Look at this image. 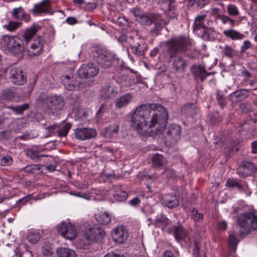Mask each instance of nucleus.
Segmentation results:
<instances>
[{"label": "nucleus", "mask_w": 257, "mask_h": 257, "mask_svg": "<svg viewBox=\"0 0 257 257\" xmlns=\"http://www.w3.org/2000/svg\"><path fill=\"white\" fill-rule=\"evenodd\" d=\"M168 114L166 109L158 103H147L138 106L131 115L133 126L139 131L145 126L151 129L152 136L162 134L166 128Z\"/></svg>", "instance_id": "nucleus-1"}, {"label": "nucleus", "mask_w": 257, "mask_h": 257, "mask_svg": "<svg viewBox=\"0 0 257 257\" xmlns=\"http://www.w3.org/2000/svg\"><path fill=\"white\" fill-rule=\"evenodd\" d=\"M191 45L190 39L184 36L173 38L167 42L169 61L172 62V68L176 72L184 73L187 69L188 61L181 54L188 51Z\"/></svg>", "instance_id": "nucleus-2"}, {"label": "nucleus", "mask_w": 257, "mask_h": 257, "mask_svg": "<svg viewBox=\"0 0 257 257\" xmlns=\"http://www.w3.org/2000/svg\"><path fill=\"white\" fill-rule=\"evenodd\" d=\"M38 30V28L35 26L26 29L22 35V39L17 37L3 36L1 43L14 54L20 55L25 49L24 43L27 44Z\"/></svg>", "instance_id": "nucleus-3"}, {"label": "nucleus", "mask_w": 257, "mask_h": 257, "mask_svg": "<svg viewBox=\"0 0 257 257\" xmlns=\"http://www.w3.org/2000/svg\"><path fill=\"white\" fill-rule=\"evenodd\" d=\"M92 55L98 65L104 69L109 68L112 65L113 60H118L114 53L99 46L93 47Z\"/></svg>", "instance_id": "nucleus-4"}, {"label": "nucleus", "mask_w": 257, "mask_h": 257, "mask_svg": "<svg viewBox=\"0 0 257 257\" xmlns=\"http://www.w3.org/2000/svg\"><path fill=\"white\" fill-rule=\"evenodd\" d=\"M237 225L244 230L239 231L240 237H244L251 230H257V215L249 212L239 215L237 218Z\"/></svg>", "instance_id": "nucleus-5"}, {"label": "nucleus", "mask_w": 257, "mask_h": 257, "mask_svg": "<svg viewBox=\"0 0 257 257\" xmlns=\"http://www.w3.org/2000/svg\"><path fill=\"white\" fill-rule=\"evenodd\" d=\"M41 105L44 111L48 114L56 115L64 109L65 102L60 96H49L41 100Z\"/></svg>", "instance_id": "nucleus-6"}, {"label": "nucleus", "mask_w": 257, "mask_h": 257, "mask_svg": "<svg viewBox=\"0 0 257 257\" xmlns=\"http://www.w3.org/2000/svg\"><path fill=\"white\" fill-rule=\"evenodd\" d=\"M136 17L137 21L143 25H151L153 23L156 25L162 24L161 16L156 13H142L139 10H134L131 11Z\"/></svg>", "instance_id": "nucleus-7"}, {"label": "nucleus", "mask_w": 257, "mask_h": 257, "mask_svg": "<svg viewBox=\"0 0 257 257\" xmlns=\"http://www.w3.org/2000/svg\"><path fill=\"white\" fill-rule=\"evenodd\" d=\"M99 72V69L94 64L89 63L83 64L77 71L80 78L88 79L95 77Z\"/></svg>", "instance_id": "nucleus-8"}, {"label": "nucleus", "mask_w": 257, "mask_h": 257, "mask_svg": "<svg viewBox=\"0 0 257 257\" xmlns=\"http://www.w3.org/2000/svg\"><path fill=\"white\" fill-rule=\"evenodd\" d=\"M59 233L65 238L72 240L77 235V229L75 226L70 222H63L58 227Z\"/></svg>", "instance_id": "nucleus-9"}, {"label": "nucleus", "mask_w": 257, "mask_h": 257, "mask_svg": "<svg viewBox=\"0 0 257 257\" xmlns=\"http://www.w3.org/2000/svg\"><path fill=\"white\" fill-rule=\"evenodd\" d=\"M97 135L95 129L89 127H80L74 131L75 138L81 141H85L94 138Z\"/></svg>", "instance_id": "nucleus-10"}, {"label": "nucleus", "mask_w": 257, "mask_h": 257, "mask_svg": "<svg viewBox=\"0 0 257 257\" xmlns=\"http://www.w3.org/2000/svg\"><path fill=\"white\" fill-rule=\"evenodd\" d=\"M93 231L94 226L85 228L83 237L78 241V244L80 248L86 249L91 243L95 242V234L92 233Z\"/></svg>", "instance_id": "nucleus-11"}, {"label": "nucleus", "mask_w": 257, "mask_h": 257, "mask_svg": "<svg viewBox=\"0 0 257 257\" xmlns=\"http://www.w3.org/2000/svg\"><path fill=\"white\" fill-rule=\"evenodd\" d=\"M181 134V127L177 124H172L167 129L165 139L171 144H174L180 139Z\"/></svg>", "instance_id": "nucleus-12"}, {"label": "nucleus", "mask_w": 257, "mask_h": 257, "mask_svg": "<svg viewBox=\"0 0 257 257\" xmlns=\"http://www.w3.org/2000/svg\"><path fill=\"white\" fill-rule=\"evenodd\" d=\"M9 74L11 79L15 84L23 85L27 81L25 73L19 68H12Z\"/></svg>", "instance_id": "nucleus-13"}, {"label": "nucleus", "mask_w": 257, "mask_h": 257, "mask_svg": "<svg viewBox=\"0 0 257 257\" xmlns=\"http://www.w3.org/2000/svg\"><path fill=\"white\" fill-rule=\"evenodd\" d=\"M45 42V40L41 37L35 39L28 50L29 55L35 56L40 55L42 53Z\"/></svg>", "instance_id": "nucleus-14"}, {"label": "nucleus", "mask_w": 257, "mask_h": 257, "mask_svg": "<svg viewBox=\"0 0 257 257\" xmlns=\"http://www.w3.org/2000/svg\"><path fill=\"white\" fill-rule=\"evenodd\" d=\"M250 91L248 89H240L229 95V98L233 103H237L249 96Z\"/></svg>", "instance_id": "nucleus-15"}, {"label": "nucleus", "mask_w": 257, "mask_h": 257, "mask_svg": "<svg viewBox=\"0 0 257 257\" xmlns=\"http://www.w3.org/2000/svg\"><path fill=\"white\" fill-rule=\"evenodd\" d=\"M61 80L64 85L65 88L68 90L72 91L75 89H79L84 87L82 82L79 81L75 83L71 80V77L69 75H63L61 77Z\"/></svg>", "instance_id": "nucleus-16"}, {"label": "nucleus", "mask_w": 257, "mask_h": 257, "mask_svg": "<svg viewBox=\"0 0 257 257\" xmlns=\"http://www.w3.org/2000/svg\"><path fill=\"white\" fill-rule=\"evenodd\" d=\"M195 79H199L203 82L206 78L207 71L205 67L201 65L194 64L190 68Z\"/></svg>", "instance_id": "nucleus-17"}, {"label": "nucleus", "mask_w": 257, "mask_h": 257, "mask_svg": "<svg viewBox=\"0 0 257 257\" xmlns=\"http://www.w3.org/2000/svg\"><path fill=\"white\" fill-rule=\"evenodd\" d=\"M255 170L254 165L250 162H245L237 169V173L243 177L250 176Z\"/></svg>", "instance_id": "nucleus-18"}, {"label": "nucleus", "mask_w": 257, "mask_h": 257, "mask_svg": "<svg viewBox=\"0 0 257 257\" xmlns=\"http://www.w3.org/2000/svg\"><path fill=\"white\" fill-rule=\"evenodd\" d=\"M127 231L121 227L116 228L112 232L113 239L119 243H123L127 239Z\"/></svg>", "instance_id": "nucleus-19"}, {"label": "nucleus", "mask_w": 257, "mask_h": 257, "mask_svg": "<svg viewBox=\"0 0 257 257\" xmlns=\"http://www.w3.org/2000/svg\"><path fill=\"white\" fill-rule=\"evenodd\" d=\"M196 35L202 38L204 40L213 41L215 40V31L212 27H206Z\"/></svg>", "instance_id": "nucleus-20"}, {"label": "nucleus", "mask_w": 257, "mask_h": 257, "mask_svg": "<svg viewBox=\"0 0 257 257\" xmlns=\"http://www.w3.org/2000/svg\"><path fill=\"white\" fill-rule=\"evenodd\" d=\"M50 0H43L34 6L33 12L35 14L47 13L50 10Z\"/></svg>", "instance_id": "nucleus-21"}, {"label": "nucleus", "mask_w": 257, "mask_h": 257, "mask_svg": "<svg viewBox=\"0 0 257 257\" xmlns=\"http://www.w3.org/2000/svg\"><path fill=\"white\" fill-rule=\"evenodd\" d=\"M173 229L174 235L177 241L185 240L188 236V231L181 225L174 226Z\"/></svg>", "instance_id": "nucleus-22"}, {"label": "nucleus", "mask_w": 257, "mask_h": 257, "mask_svg": "<svg viewBox=\"0 0 257 257\" xmlns=\"http://www.w3.org/2000/svg\"><path fill=\"white\" fill-rule=\"evenodd\" d=\"M163 203L168 207L173 208L179 205V199L176 195L166 194L163 198Z\"/></svg>", "instance_id": "nucleus-23"}, {"label": "nucleus", "mask_w": 257, "mask_h": 257, "mask_svg": "<svg viewBox=\"0 0 257 257\" xmlns=\"http://www.w3.org/2000/svg\"><path fill=\"white\" fill-rule=\"evenodd\" d=\"M119 125L117 123H114L106 127L101 134L106 138L111 139L117 135Z\"/></svg>", "instance_id": "nucleus-24"}, {"label": "nucleus", "mask_w": 257, "mask_h": 257, "mask_svg": "<svg viewBox=\"0 0 257 257\" xmlns=\"http://www.w3.org/2000/svg\"><path fill=\"white\" fill-rule=\"evenodd\" d=\"M206 15H199L196 17L194 22L193 33L196 34L206 26L204 25Z\"/></svg>", "instance_id": "nucleus-25"}, {"label": "nucleus", "mask_w": 257, "mask_h": 257, "mask_svg": "<svg viewBox=\"0 0 257 257\" xmlns=\"http://www.w3.org/2000/svg\"><path fill=\"white\" fill-rule=\"evenodd\" d=\"M17 98L16 92L12 89L7 88L2 91L1 99L6 101H14Z\"/></svg>", "instance_id": "nucleus-26"}, {"label": "nucleus", "mask_w": 257, "mask_h": 257, "mask_svg": "<svg viewBox=\"0 0 257 257\" xmlns=\"http://www.w3.org/2000/svg\"><path fill=\"white\" fill-rule=\"evenodd\" d=\"M132 96L130 93H126L118 98L115 101V106L121 108L128 104L132 99Z\"/></svg>", "instance_id": "nucleus-27"}, {"label": "nucleus", "mask_w": 257, "mask_h": 257, "mask_svg": "<svg viewBox=\"0 0 257 257\" xmlns=\"http://www.w3.org/2000/svg\"><path fill=\"white\" fill-rule=\"evenodd\" d=\"M56 253L58 257H76L75 251L68 248L61 247Z\"/></svg>", "instance_id": "nucleus-28"}, {"label": "nucleus", "mask_w": 257, "mask_h": 257, "mask_svg": "<svg viewBox=\"0 0 257 257\" xmlns=\"http://www.w3.org/2000/svg\"><path fill=\"white\" fill-rule=\"evenodd\" d=\"M223 34L224 36L231 39L232 40H241L244 37L243 34H240L233 29L225 30L223 31Z\"/></svg>", "instance_id": "nucleus-29"}, {"label": "nucleus", "mask_w": 257, "mask_h": 257, "mask_svg": "<svg viewBox=\"0 0 257 257\" xmlns=\"http://www.w3.org/2000/svg\"><path fill=\"white\" fill-rule=\"evenodd\" d=\"M7 107L16 114H22L25 110L29 108L30 104L28 103H24L21 105H11L8 106Z\"/></svg>", "instance_id": "nucleus-30"}, {"label": "nucleus", "mask_w": 257, "mask_h": 257, "mask_svg": "<svg viewBox=\"0 0 257 257\" xmlns=\"http://www.w3.org/2000/svg\"><path fill=\"white\" fill-rule=\"evenodd\" d=\"M41 237L40 234L36 231L31 230L28 231L26 239L31 243H36L40 239Z\"/></svg>", "instance_id": "nucleus-31"}, {"label": "nucleus", "mask_w": 257, "mask_h": 257, "mask_svg": "<svg viewBox=\"0 0 257 257\" xmlns=\"http://www.w3.org/2000/svg\"><path fill=\"white\" fill-rule=\"evenodd\" d=\"M114 88L110 85H107L103 87L101 89V95L105 99L114 96Z\"/></svg>", "instance_id": "nucleus-32"}, {"label": "nucleus", "mask_w": 257, "mask_h": 257, "mask_svg": "<svg viewBox=\"0 0 257 257\" xmlns=\"http://www.w3.org/2000/svg\"><path fill=\"white\" fill-rule=\"evenodd\" d=\"M165 159L163 155L156 154L152 158V165L154 167L163 166L165 163Z\"/></svg>", "instance_id": "nucleus-33"}, {"label": "nucleus", "mask_w": 257, "mask_h": 257, "mask_svg": "<svg viewBox=\"0 0 257 257\" xmlns=\"http://www.w3.org/2000/svg\"><path fill=\"white\" fill-rule=\"evenodd\" d=\"M92 233L95 234L96 238L95 242H101L105 236L104 230L99 227L94 226V231Z\"/></svg>", "instance_id": "nucleus-34"}, {"label": "nucleus", "mask_w": 257, "mask_h": 257, "mask_svg": "<svg viewBox=\"0 0 257 257\" xmlns=\"http://www.w3.org/2000/svg\"><path fill=\"white\" fill-rule=\"evenodd\" d=\"M96 219L98 222L103 225L108 224L111 221V217L107 212L102 213L96 215Z\"/></svg>", "instance_id": "nucleus-35"}, {"label": "nucleus", "mask_w": 257, "mask_h": 257, "mask_svg": "<svg viewBox=\"0 0 257 257\" xmlns=\"http://www.w3.org/2000/svg\"><path fill=\"white\" fill-rule=\"evenodd\" d=\"M220 48L222 49V53L227 57L232 58L235 55V50L228 45L220 46Z\"/></svg>", "instance_id": "nucleus-36"}, {"label": "nucleus", "mask_w": 257, "mask_h": 257, "mask_svg": "<svg viewBox=\"0 0 257 257\" xmlns=\"http://www.w3.org/2000/svg\"><path fill=\"white\" fill-rule=\"evenodd\" d=\"M169 223L170 220L164 215H161L155 220L154 224L158 226L165 227L169 225Z\"/></svg>", "instance_id": "nucleus-37"}, {"label": "nucleus", "mask_w": 257, "mask_h": 257, "mask_svg": "<svg viewBox=\"0 0 257 257\" xmlns=\"http://www.w3.org/2000/svg\"><path fill=\"white\" fill-rule=\"evenodd\" d=\"M196 105L194 103H187L184 105L183 111L186 114L192 115L196 113Z\"/></svg>", "instance_id": "nucleus-38"}, {"label": "nucleus", "mask_w": 257, "mask_h": 257, "mask_svg": "<svg viewBox=\"0 0 257 257\" xmlns=\"http://www.w3.org/2000/svg\"><path fill=\"white\" fill-rule=\"evenodd\" d=\"M24 248L25 250L23 251L22 253L16 251L15 257H33V251L31 250L30 247L28 245L25 244Z\"/></svg>", "instance_id": "nucleus-39"}, {"label": "nucleus", "mask_w": 257, "mask_h": 257, "mask_svg": "<svg viewBox=\"0 0 257 257\" xmlns=\"http://www.w3.org/2000/svg\"><path fill=\"white\" fill-rule=\"evenodd\" d=\"M42 253L45 256L51 255L53 253V250L49 242H47L44 243L42 247Z\"/></svg>", "instance_id": "nucleus-40"}, {"label": "nucleus", "mask_w": 257, "mask_h": 257, "mask_svg": "<svg viewBox=\"0 0 257 257\" xmlns=\"http://www.w3.org/2000/svg\"><path fill=\"white\" fill-rule=\"evenodd\" d=\"M14 19L17 20H22V16L24 15V9L21 7L15 8L12 13Z\"/></svg>", "instance_id": "nucleus-41"}, {"label": "nucleus", "mask_w": 257, "mask_h": 257, "mask_svg": "<svg viewBox=\"0 0 257 257\" xmlns=\"http://www.w3.org/2000/svg\"><path fill=\"white\" fill-rule=\"evenodd\" d=\"M71 127V125L70 123H66L61 128L57 131L58 135L60 137L66 136Z\"/></svg>", "instance_id": "nucleus-42"}, {"label": "nucleus", "mask_w": 257, "mask_h": 257, "mask_svg": "<svg viewBox=\"0 0 257 257\" xmlns=\"http://www.w3.org/2000/svg\"><path fill=\"white\" fill-rule=\"evenodd\" d=\"M216 99L217 103L221 108H223L227 104L226 98L225 96L218 92L216 93Z\"/></svg>", "instance_id": "nucleus-43"}, {"label": "nucleus", "mask_w": 257, "mask_h": 257, "mask_svg": "<svg viewBox=\"0 0 257 257\" xmlns=\"http://www.w3.org/2000/svg\"><path fill=\"white\" fill-rule=\"evenodd\" d=\"M127 197V193L124 191H118L114 194L115 199L118 201H122L125 200Z\"/></svg>", "instance_id": "nucleus-44"}, {"label": "nucleus", "mask_w": 257, "mask_h": 257, "mask_svg": "<svg viewBox=\"0 0 257 257\" xmlns=\"http://www.w3.org/2000/svg\"><path fill=\"white\" fill-rule=\"evenodd\" d=\"M226 186L228 187H236L239 190H241L242 186L239 184L236 180L233 179H229L226 181Z\"/></svg>", "instance_id": "nucleus-45"}, {"label": "nucleus", "mask_w": 257, "mask_h": 257, "mask_svg": "<svg viewBox=\"0 0 257 257\" xmlns=\"http://www.w3.org/2000/svg\"><path fill=\"white\" fill-rule=\"evenodd\" d=\"M238 240L237 238L233 235H230L229 236L228 243L230 247L235 251L237 244Z\"/></svg>", "instance_id": "nucleus-46"}, {"label": "nucleus", "mask_w": 257, "mask_h": 257, "mask_svg": "<svg viewBox=\"0 0 257 257\" xmlns=\"http://www.w3.org/2000/svg\"><path fill=\"white\" fill-rule=\"evenodd\" d=\"M192 213V217L195 221H199L203 218V214L202 213H199L198 210L195 208H191L190 209Z\"/></svg>", "instance_id": "nucleus-47"}, {"label": "nucleus", "mask_w": 257, "mask_h": 257, "mask_svg": "<svg viewBox=\"0 0 257 257\" xmlns=\"http://www.w3.org/2000/svg\"><path fill=\"white\" fill-rule=\"evenodd\" d=\"M227 12L230 16H237L239 12L237 7L233 5H229L227 7Z\"/></svg>", "instance_id": "nucleus-48"}, {"label": "nucleus", "mask_w": 257, "mask_h": 257, "mask_svg": "<svg viewBox=\"0 0 257 257\" xmlns=\"http://www.w3.org/2000/svg\"><path fill=\"white\" fill-rule=\"evenodd\" d=\"M131 50L132 53L136 55L137 56H142L144 54V52L140 48V45L138 44L137 46H134L131 47Z\"/></svg>", "instance_id": "nucleus-49"}, {"label": "nucleus", "mask_w": 257, "mask_h": 257, "mask_svg": "<svg viewBox=\"0 0 257 257\" xmlns=\"http://www.w3.org/2000/svg\"><path fill=\"white\" fill-rule=\"evenodd\" d=\"M240 109L243 112H248L251 110V106L249 102H243L239 105Z\"/></svg>", "instance_id": "nucleus-50"}, {"label": "nucleus", "mask_w": 257, "mask_h": 257, "mask_svg": "<svg viewBox=\"0 0 257 257\" xmlns=\"http://www.w3.org/2000/svg\"><path fill=\"white\" fill-rule=\"evenodd\" d=\"M20 24L21 23L18 22L10 21L9 24L6 26V27L8 30L14 31L20 26Z\"/></svg>", "instance_id": "nucleus-51"}, {"label": "nucleus", "mask_w": 257, "mask_h": 257, "mask_svg": "<svg viewBox=\"0 0 257 257\" xmlns=\"http://www.w3.org/2000/svg\"><path fill=\"white\" fill-rule=\"evenodd\" d=\"M13 163V159L9 156L4 157L1 161V165L3 166L10 165Z\"/></svg>", "instance_id": "nucleus-52"}, {"label": "nucleus", "mask_w": 257, "mask_h": 257, "mask_svg": "<svg viewBox=\"0 0 257 257\" xmlns=\"http://www.w3.org/2000/svg\"><path fill=\"white\" fill-rule=\"evenodd\" d=\"M26 173H33L36 170H39V168L37 165H29L24 168Z\"/></svg>", "instance_id": "nucleus-53"}, {"label": "nucleus", "mask_w": 257, "mask_h": 257, "mask_svg": "<svg viewBox=\"0 0 257 257\" xmlns=\"http://www.w3.org/2000/svg\"><path fill=\"white\" fill-rule=\"evenodd\" d=\"M115 37L116 38L117 41L122 45L127 43L128 38L125 34H122L118 37L116 36Z\"/></svg>", "instance_id": "nucleus-54"}, {"label": "nucleus", "mask_w": 257, "mask_h": 257, "mask_svg": "<svg viewBox=\"0 0 257 257\" xmlns=\"http://www.w3.org/2000/svg\"><path fill=\"white\" fill-rule=\"evenodd\" d=\"M28 156L30 157L31 159L37 160L39 159L40 156L38 154V152L37 151H30L28 153Z\"/></svg>", "instance_id": "nucleus-55"}, {"label": "nucleus", "mask_w": 257, "mask_h": 257, "mask_svg": "<svg viewBox=\"0 0 257 257\" xmlns=\"http://www.w3.org/2000/svg\"><path fill=\"white\" fill-rule=\"evenodd\" d=\"M251 46V44L249 41H245L243 43V45L241 46L240 49V52L241 53L244 52L246 50L249 49Z\"/></svg>", "instance_id": "nucleus-56"}, {"label": "nucleus", "mask_w": 257, "mask_h": 257, "mask_svg": "<svg viewBox=\"0 0 257 257\" xmlns=\"http://www.w3.org/2000/svg\"><path fill=\"white\" fill-rule=\"evenodd\" d=\"M165 174L168 178H173L175 176V171L172 169H167L165 171Z\"/></svg>", "instance_id": "nucleus-57"}, {"label": "nucleus", "mask_w": 257, "mask_h": 257, "mask_svg": "<svg viewBox=\"0 0 257 257\" xmlns=\"http://www.w3.org/2000/svg\"><path fill=\"white\" fill-rule=\"evenodd\" d=\"M10 137V132L3 131L0 133V138L2 139H9Z\"/></svg>", "instance_id": "nucleus-58"}, {"label": "nucleus", "mask_w": 257, "mask_h": 257, "mask_svg": "<svg viewBox=\"0 0 257 257\" xmlns=\"http://www.w3.org/2000/svg\"><path fill=\"white\" fill-rule=\"evenodd\" d=\"M129 203L131 205L136 206L141 203V200L138 198L136 197L131 200Z\"/></svg>", "instance_id": "nucleus-59"}, {"label": "nucleus", "mask_w": 257, "mask_h": 257, "mask_svg": "<svg viewBox=\"0 0 257 257\" xmlns=\"http://www.w3.org/2000/svg\"><path fill=\"white\" fill-rule=\"evenodd\" d=\"M218 9L213 8L211 10V14L215 18L219 19L221 15L218 13Z\"/></svg>", "instance_id": "nucleus-60"}, {"label": "nucleus", "mask_w": 257, "mask_h": 257, "mask_svg": "<svg viewBox=\"0 0 257 257\" xmlns=\"http://www.w3.org/2000/svg\"><path fill=\"white\" fill-rule=\"evenodd\" d=\"M104 257H125L122 254L115 253L113 252L107 253Z\"/></svg>", "instance_id": "nucleus-61"}, {"label": "nucleus", "mask_w": 257, "mask_h": 257, "mask_svg": "<svg viewBox=\"0 0 257 257\" xmlns=\"http://www.w3.org/2000/svg\"><path fill=\"white\" fill-rule=\"evenodd\" d=\"M251 153L255 154L257 153V141H254L251 143Z\"/></svg>", "instance_id": "nucleus-62"}, {"label": "nucleus", "mask_w": 257, "mask_h": 257, "mask_svg": "<svg viewBox=\"0 0 257 257\" xmlns=\"http://www.w3.org/2000/svg\"><path fill=\"white\" fill-rule=\"evenodd\" d=\"M163 257H175V256L172 251L166 250L163 252Z\"/></svg>", "instance_id": "nucleus-63"}, {"label": "nucleus", "mask_w": 257, "mask_h": 257, "mask_svg": "<svg viewBox=\"0 0 257 257\" xmlns=\"http://www.w3.org/2000/svg\"><path fill=\"white\" fill-rule=\"evenodd\" d=\"M250 86L252 87L253 90H257V79L252 80L250 82Z\"/></svg>", "instance_id": "nucleus-64"}]
</instances>
